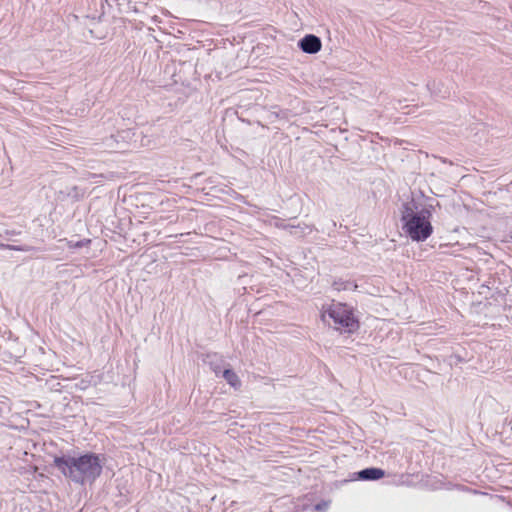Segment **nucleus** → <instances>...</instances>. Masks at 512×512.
Segmentation results:
<instances>
[{"label": "nucleus", "mask_w": 512, "mask_h": 512, "mask_svg": "<svg viewBox=\"0 0 512 512\" xmlns=\"http://www.w3.org/2000/svg\"><path fill=\"white\" fill-rule=\"evenodd\" d=\"M54 465L70 481L86 485L94 483L101 475L103 460L94 453L63 455L54 458Z\"/></svg>", "instance_id": "nucleus-1"}, {"label": "nucleus", "mask_w": 512, "mask_h": 512, "mask_svg": "<svg viewBox=\"0 0 512 512\" xmlns=\"http://www.w3.org/2000/svg\"><path fill=\"white\" fill-rule=\"evenodd\" d=\"M432 206H424L414 199L403 203L401 221L403 230L413 241L422 242L433 233Z\"/></svg>", "instance_id": "nucleus-2"}, {"label": "nucleus", "mask_w": 512, "mask_h": 512, "mask_svg": "<svg viewBox=\"0 0 512 512\" xmlns=\"http://www.w3.org/2000/svg\"><path fill=\"white\" fill-rule=\"evenodd\" d=\"M321 319L324 323L334 327L340 332H353L358 327V322L354 317L352 310L342 303L330 305L321 313Z\"/></svg>", "instance_id": "nucleus-3"}, {"label": "nucleus", "mask_w": 512, "mask_h": 512, "mask_svg": "<svg viewBox=\"0 0 512 512\" xmlns=\"http://www.w3.org/2000/svg\"><path fill=\"white\" fill-rule=\"evenodd\" d=\"M299 47L305 53L314 54L321 49V41L317 36L309 34L299 41Z\"/></svg>", "instance_id": "nucleus-4"}, {"label": "nucleus", "mask_w": 512, "mask_h": 512, "mask_svg": "<svg viewBox=\"0 0 512 512\" xmlns=\"http://www.w3.org/2000/svg\"><path fill=\"white\" fill-rule=\"evenodd\" d=\"M384 470L380 468H365L357 473L358 479L364 481L378 480L384 476Z\"/></svg>", "instance_id": "nucleus-5"}, {"label": "nucleus", "mask_w": 512, "mask_h": 512, "mask_svg": "<svg viewBox=\"0 0 512 512\" xmlns=\"http://www.w3.org/2000/svg\"><path fill=\"white\" fill-rule=\"evenodd\" d=\"M332 286L337 291L355 290L358 287L357 284H355L354 282L350 280H344L341 278L334 280Z\"/></svg>", "instance_id": "nucleus-6"}, {"label": "nucleus", "mask_w": 512, "mask_h": 512, "mask_svg": "<svg viewBox=\"0 0 512 512\" xmlns=\"http://www.w3.org/2000/svg\"><path fill=\"white\" fill-rule=\"evenodd\" d=\"M223 377L233 387H237L240 384L238 376L230 369L223 370Z\"/></svg>", "instance_id": "nucleus-7"}, {"label": "nucleus", "mask_w": 512, "mask_h": 512, "mask_svg": "<svg viewBox=\"0 0 512 512\" xmlns=\"http://www.w3.org/2000/svg\"><path fill=\"white\" fill-rule=\"evenodd\" d=\"M0 249L27 251V249H25V248H22V247H19V246H14V245H9V244H3V243H0Z\"/></svg>", "instance_id": "nucleus-8"}, {"label": "nucleus", "mask_w": 512, "mask_h": 512, "mask_svg": "<svg viewBox=\"0 0 512 512\" xmlns=\"http://www.w3.org/2000/svg\"><path fill=\"white\" fill-rule=\"evenodd\" d=\"M67 245L71 249L79 248V247H82L84 245V242L83 241H77V242L73 243L72 241H68Z\"/></svg>", "instance_id": "nucleus-9"}, {"label": "nucleus", "mask_w": 512, "mask_h": 512, "mask_svg": "<svg viewBox=\"0 0 512 512\" xmlns=\"http://www.w3.org/2000/svg\"><path fill=\"white\" fill-rule=\"evenodd\" d=\"M293 231H291L292 234L296 236H301L302 234L298 232V227H292Z\"/></svg>", "instance_id": "nucleus-10"}]
</instances>
